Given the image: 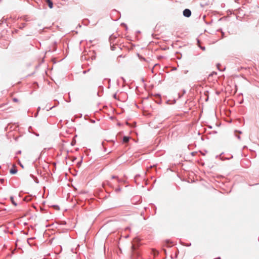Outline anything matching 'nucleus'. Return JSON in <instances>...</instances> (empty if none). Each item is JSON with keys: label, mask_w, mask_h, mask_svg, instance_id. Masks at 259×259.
I'll use <instances>...</instances> for the list:
<instances>
[{"label": "nucleus", "mask_w": 259, "mask_h": 259, "mask_svg": "<svg viewBox=\"0 0 259 259\" xmlns=\"http://www.w3.org/2000/svg\"><path fill=\"white\" fill-rule=\"evenodd\" d=\"M183 14L185 17H190L191 16V11L188 9H186L183 11Z\"/></svg>", "instance_id": "f257e3e1"}, {"label": "nucleus", "mask_w": 259, "mask_h": 259, "mask_svg": "<svg viewBox=\"0 0 259 259\" xmlns=\"http://www.w3.org/2000/svg\"><path fill=\"white\" fill-rule=\"evenodd\" d=\"M46 3L48 4L50 9L53 7V3L51 0H46Z\"/></svg>", "instance_id": "f03ea898"}, {"label": "nucleus", "mask_w": 259, "mask_h": 259, "mask_svg": "<svg viewBox=\"0 0 259 259\" xmlns=\"http://www.w3.org/2000/svg\"><path fill=\"white\" fill-rule=\"evenodd\" d=\"M17 172V169L16 167H15L14 166L13 167V168H12L11 169H10V174H12V175H14V174H16Z\"/></svg>", "instance_id": "7ed1b4c3"}, {"label": "nucleus", "mask_w": 259, "mask_h": 259, "mask_svg": "<svg viewBox=\"0 0 259 259\" xmlns=\"http://www.w3.org/2000/svg\"><path fill=\"white\" fill-rule=\"evenodd\" d=\"M8 104V103H6L1 105L0 109H1L2 110H7V109H8V108H6L5 107L7 106Z\"/></svg>", "instance_id": "20e7f679"}, {"label": "nucleus", "mask_w": 259, "mask_h": 259, "mask_svg": "<svg viewBox=\"0 0 259 259\" xmlns=\"http://www.w3.org/2000/svg\"><path fill=\"white\" fill-rule=\"evenodd\" d=\"M26 26V24L25 23H22L20 25H18L17 27L20 29H22Z\"/></svg>", "instance_id": "39448f33"}, {"label": "nucleus", "mask_w": 259, "mask_h": 259, "mask_svg": "<svg viewBox=\"0 0 259 259\" xmlns=\"http://www.w3.org/2000/svg\"><path fill=\"white\" fill-rule=\"evenodd\" d=\"M10 200H11V201L12 202V203L15 206H16L17 205V203H16V202L14 201V197L13 196H11L10 197Z\"/></svg>", "instance_id": "423d86ee"}, {"label": "nucleus", "mask_w": 259, "mask_h": 259, "mask_svg": "<svg viewBox=\"0 0 259 259\" xmlns=\"http://www.w3.org/2000/svg\"><path fill=\"white\" fill-rule=\"evenodd\" d=\"M130 138L128 137L124 136L123 138V143H127L129 141Z\"/></svg>", "instance_id": "0eeeda50"}, {"label": "nucleus", "mask_w": 259, "mask_h": 259, "mask_svg": "<svg viewBox=\"0 0 259 259\" xmlns=\"http://www.w3.org/2000/svg\"><path fill=\"white\" fill-rule=\"evenodd\" d=\"M62 121L61 120L60 122L58 123L57 126L59 128H62L63 127V124H62Z\"/></svg>", "instance_id": "6e6552de"}, {"label": "nucleus", "mask_w": 259, "mask_h": 259, "mask_svg": "<svg viewBox=\"0 0 259 259\" xmlns=\"http://www.w3.org/2000/svg\"><path fill=\"white\" fill-rule=\"evenodd\" d=\"M153 254H154V255L155 256L158 254V252L157 251H156V250H155L153 249Z\"/></svg>", "instance_id": "1a4fd4ad"}, {"label": "nucleus", "mask_w": 259, "mask_h": 259, "mask_svg": "<svg viewBox=\"0 0 259 259\" xmlns=\"http://www.w3.org/2000/svg\"><path fill=\"white\" fill-rule=\"evenodd\" d=\"M13 101L14 102H18V100L16 98H13Z\"/></svg>", "instance_id": "9d476101"}, {"label": "nucleus", "mask_w": 259, "mask_h": 259, "mask_svg": "<svg viewBox=\"0 0 259 259\" xmlns=\"http://www.w3.org/2000/svg\"><path fill=\"white\" fill-rule=\"evenodd\" d=\"M136 249L135 246L134 245H133L132 246V249L133 251H134Z\"/></svg>", "instance_id": "9b49d317"}, {"label": "nucleus", "mask_w": 259, "mask_h": 259, "mask_svg": "<svg viewBox=\"0 0 259 259\" xmlns=\"http://www.w3.org/2000/svg\"><path fill=\"white\" fill-rule=\"evenodd\" d=\"M154 167V165L153 166H150L149 167L147 168V171H149L150 169L152 168V167Z\"/></svg>", "instance_id": "f8f14e48"}, {"label": "nucleus", "mask_w": 259, "mask_h": 259, "mask_svg": "<svg viewBox=\"0 0 259 259\" xmlns=\"http://www.w3.org/2000/svg\"><path fill=\"white\" fill-rule=\"evenodd\" d=\"M24 21H25L26 22H27V21H29L28 19L27 18L25 17H24Z\"/></svg>", "instance_id": "ddd939ff"}, {"label": "nucleus", "mask_w": 259, "mask_h": 259, "mask_svg": "<svg viewBox=\"0 0 259 259\" xmlns=\"http://www.w3.org/2000/svg\"><path fill=\"white\" fill-rule=\"evenodd\" d=\"M200 48H201L203 51H205V47H200Z\"/></svg>", "instance_id": "4468645a"}, {"label": "nucleus", "mask_w": 259, "mask_h": 259, "mask_svg": "<svg viewBox=\"0 0 259 259\" xmlns=\"http://www.w3.org/2000/svg\"><path fill=\"white\" fill-rule=\"evenodd\" d=\"M31 239H32V238H29V239H27V242H28V243H29V241L30 240H31Z\"/></svg>", "instance_id": "2eb2a0df"}, {"label": "nucleus", "mask_w": 259, "mask_h": 259, "mask_svg": "<svg viewBox=\"0 0 259 259\" xmlns=\"http://www.w3.org/2000/svg\"><path fill=\"white\" fill-rule=\"evenodd\" d=\"M4 181H5V180H4V179H2V180H1V183H3L4 182Z\"/></svg>", "instance_id": "dca6fc26"}, {"label": "nucleus", "mask_w": 259, "mask_h": 259, "mask_svg": "<svg viewBox=\"0 0 259 259\" xmlns=\"http://www.w3.org/2000/svg\"><path fill=\"white\" fill-rule=\"evenodd\" d=\"M3 20L2 22H4V20H5V21H6V19H4V18H3Z\"/></svg>", "instance_id": "f3484780"}, {"label": "nucleus", "mask_w": 259, "mask_h": 259, "mask_svg": "<svg viewBox=\"0 0 259 259\" xmlns=\"http://www.w3.org/2000/svg\"><path fill=\"white\" fill-rule=\"evenodd\" d=\"M112 178L113 179H114V178H116V177H115V176H112Z\"/></svg>", "instance_id": "a211bd4d"}, {"label": "nucleus", "mask_w": 259, "mask_h": 259, "mask_svg": "<svg viewBox=\"0 0 259 259\" xmlns=\"http://www.w3.org/2000/svg\"><path fill=\"white\" fill-rule=\"evenodd\" d=\"M62 2H63V3L62 4L61 3V5H64V0H62Z\"/></svg>", "instance_id": "6ab92c4d"}, {"label": "nucleus", "mask_w": 259, "mask_h": 259, "mask_svg": "<svg viewBox=\"0 0 259 259\" xmlns=\"http://www.w3.org/2000/svg\"><path fill=\"white\" fill-rule=\"evenodd\" d=\"M61 151H62V152H63V149H61Z\"/></svg>", "instance_id": "aec40b11"}, {"label": "nucleus", "mask_w": 259, "mask_h": 259, "mask_svg": "<svg viewBox=\"0 0 259 259\" xmlns=\"http://www.w3.org/2000/svg\"><path fill=\"white\" fill-rule=\"evenodd\" d=\"M15 31L16 32H17V29H16V30H15Z\"/></svg>", "instance_id": "412c9836"}]
</instances>
